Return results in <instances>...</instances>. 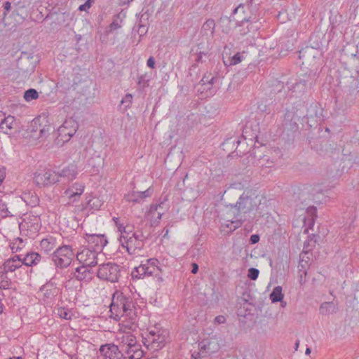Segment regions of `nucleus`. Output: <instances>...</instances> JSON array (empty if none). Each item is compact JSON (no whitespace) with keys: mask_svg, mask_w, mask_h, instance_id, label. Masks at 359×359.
<instances>
[{"mask_svg":"<svg viewBox=\"0 0 359 359\" xmlns=\"http://www.w3.org/2000/svg\"><path fill=\"white\" fill-rule=\"evenodd\" d=\"M260 202L261 200L255 192L245 191L235 204L230 205L236 219L235 221H231L232 224H236L233 230L241 226L243 222L247 219V215L252 218L261 217L264 215L259 210Z\"/></svg>","mask_w":359,"mask_h":359,"instance_id":"nucleus-1","label":"nucleus"},{"mask_svg":"<svg viewBox=\"0 0 359 359\" xmlns=\"http://www.w3.org/2000/svg\"><path fill=\"white\" fill-rule=\"evenodd\" d=\"M135 304L136 302L127 290H116L111 297L110 311L115 316V319H119L123 316L134 319L137 316Z\"/></svg>","mask_w":359,"mask_h":359,"instance_id":"nucleus-2","label":"nucleus"},{"mask_svg":"<svg viewBox=\"0 0 359 359\" xmlns=\"http://www.w3.org/2000/svg\"><path fill=\"white\" fill-rule=\"evenodd\" d=\"M133 279H141L153 276L158 282H162V266L156 258H150L142 262L140 266L135 267L131 273Z\"/></svg>","mask_w":359,"mask_h":359,"instance_id":"nucleus-3","label":"nucleus"},{"mask_svg":"<svg viewBox=\"0 0 359 359\" xmlns=\"http://www.w3.org/2000/svg\"><path fill=\"white\" fill-rule=\"evenodd\" d=\"M118 346L128 355L129 359H142L144 351L141 345L137 342L136 337L130 332L121 334L116 339Z\"/></svg>","mask_w":359,"mask_h":359,"instance_id":"nucleus-4","label":"nucleus"},{"mask_svg":"<svg viewBox=\"0 0 359 359\" xmlns=\"http://www.w3.org/2000/svg\"><path fill=\"white\" fill-rule=\"evenodd\" d=\"M167 335L166 330L154 327L142 337V342L148 350L158 351L165 346Z\"/></svg>","mask_w":359,"mask_h":359,"instance_id":"nucleus-5","label":"nucleus"},{"mask_svg":"<svg viewBox=\"0 0 359 359\" xmlns=\"http://www.w3.org/2000/svg\"><path fill=\"white\" fill-rule=\"evenodd\" d=\"M316 73L310 71L309 73L302 75V77L295 82V83L290 85V83L287 82V85L288 86L289 90L294 93L296 96L301 97L311 88L316 82Z\"/></svg>","mask_w":359,"mask_h":359,"instance_id":"nucleus-6","label":"nucleus"},{"mask_svg":"<svg viewBox=\"0 0 359 359\" xmlns=\"http://www.w3.org/2000/svg\"><path fill=\"white\" fill-rule=\"evenodd\" d=\"M97 276L102 280L116 283L121 276L120 266L111 262H107L99 266Z\"/></svg>","mask_w":359,"mask_h":359,"instance_id":"nucleus-7","label":"nucleus"},{"mask_svg":"<svg viewBox=\"0 0 359 359\" xmlns=\"http://www.w3.org/2000/svg\"><path fill=\"white\" fill-rule=\"evenodd\" d=\"M74 257L70 245H65L59 247L52 255V260L57 267L66 268L71 264Z\"/></svg>","mask_w":359,"mask_h":359,"instance_id":"nucleus-8","label":"nucleus"},{"mask_svg":"<svg viewBox=\"0 0 359 359\" xmlns=\"http://www.w3.org/2000/svg\"><path fill=\"white\" fill-rule=\"evenodd\" d=\"M199 351L191 355V359H208L209 357L219 349L216 339H203L198 344Z\"/></svg>","mask_w":359,"mask_h":359,"instance_id":"nucleus-9","label":"nucleus"},{"mask_svg":"<svg viewBox=\"0 0 359 359\" xmlns=\"http://www.w3.org/2000/svg\"><path fill=\"white\" fill-rule=\"evenodd\" d=\"M144 236L142 233H136L121 243L123 248H126L129 255H139L144 246Z\"/></svg>","mask_w":359,"mask_h":359,"instance_id":"nucleus-10","label":"nucleus"},{"mask_svg":"<svg viewBox=\"0 0 359 359\" xmlns=\"http://www.w3.org/2000/svg\"><path fill=\"white\" fill-rule=\"evenodd\" d=\"M232 20L236 22V27H241L239 30L241 35H246L249 32L257 31L259 29L257 17L252 14L249 17L243 18H235L232 17Z\"/></svg>","mask_w":359,"mask_h":359,"instance_id":"nucleus-11","label":"nucleus"},{"mask_svg":"<svg viewBox=\"0 0 359 359\" xmlns=\"http://www.w3.org/2000/svg\"><path fill=\"white\" fill-rule=\"evenodd\" d=\"M34 183L39 187H46L60 182L56 172L46 170L43 172H37L34 177Z\"/></svg>","mask_w":359,"mask_h":359,"instance_id":"nucleus-12","label":"nucleus"},{"mask_svg":"<svg viewBox=\"0 0 359 359\" xmlns=\"http://www.w3.org/2000/svg\"><path fill=\"white\" fill-rule=\"evenodd\" d=\"M99 254L100 252L88 247L78 252L76 257L80 263L92 267L97 264V256Z\"/></svg>","mask_w":359,"mask_h":359,"instance_id":"nucleus-13","label":"nucleus"},{"mask_svg":"<svg viewBox=\"0 0 359 359\" xmlns=\"http://www.w3.org/2000/svg\"><path fill=\"white\" fill-rule=\"evenodd\" d=\"M100 351L106 358L109 359H129L118 345L113 343L105 344L100 348Z\"/></svg>","mask_w":359,"mask_h":359,"instance_id":"nucleus-14","label":"nucleus"},{"mask_svg":"<svg viewBox=\"0 0 359 359\" xmlns=\"http://www.w3.org/2000/svg\"><path fill=\"white\" fill-rule=\"evenodd\" d=\"M78 128V123L70 118L64 121L63 124L58 128L57 132L62 140L67 142L76 133Z\"/></svg>","mask_w":359,"mask_h":359,"instance_id":"nucleus-15","label":"nucleus"},{"mask_svg":"<svg viewBox=\"0 0 359 359\" xmlns=\"http://www.w3.org/2000/svg\"><path fill=\"white\" fill-rule=\"evenodd\" d=\"M2 269L7 273H13L15 271L22 273H27L26 268L23 266V262L21 261V255H15L6 259L2 264Z\"/></svg>","mask_w":359,"mask_h":359,"instance_id":"nucleus-16","label":"nucleus"},{"mask_svg":"<svg viewBox=\"0 0 359 359\" xmlns=\"http://www.w3.org/2000/svg\"><path fill=\"white\" fill-rule=\"evenodd\" d=\"M84 238L88 243L89 248L100 253L108 243L104 234L86 233Z\"/></svg>","mask_w":359,"mask_h":359,"instance_id":"nucleus-17","label":"nucleus"},{"mask_svg":"<svg viewBox=\"0 0 359 359\" xmlns=\"http://www.w3.org/2000/svg\"><path fill=\"white\" fill-rule=\"evenodd\" d=\"M56 173L60 182L62 180L63 182H70L76 178L78 168L75 164H69Z\"/></svg>","mask_w":359,"mask_h":359,"instance_id":"nucleus-18","label":"nucleus"},{"mask_svg":"<svg viewBox=\"0 0 359 359\" xmlns=\"http://www.w3.org/2000/svg\"><path fill=\"white\" fill-rule=\"evenodd\" d=\"M303 119L306 120L311 126L313 124H318L321 121V110L317 103L311 104L309 106L306 115L303 116Z\"/></svg>","mask_w":359,"mask_h":359,"instance_id":"nucleus-19","label":"nucleus"},{"mask_svg":"<svg viewBox=\"0 0 359 359\" xmlns=\"http://www.w3.org/2000/svg\"><path fill=\"white\" fill-rule=\"evenodd\" d=\"M21 255V261L23 262L24 267L34 266L41 262L43 257L40 254L36 252L29 251L25 255Z\"/></svg>","mask_w":359,"mask_h":359,"instance_id":"nucleus-20","label":"nucleus"},{"mask_svg":"<svg viewBox=\"0 0 359 359\" xmlns=\"http://www.w3.org/2000/svg\"><path fill=\"white\" fill-rule=\"evenodd\" d=\"M90 267L83 264L77 267L74 273V276L79 281H90L93 277V272Z\"/></svg>","mask_w":359,"mask_h":359,"instance_id":"nucleus-21","label":"nucleus"},{"mask_svg":"<svg viewBox=\"0 0 359 359\" xmlns=\"http://www.w3.org/2000/svg\"><path fill=\"white\" fill-rule=\"evenodd\" d=\"M300 116L297 112L287 110L285 114L283 124L291 130H297L298 129L297 121L299 120Z\"/></svg>","mask_w":359,"mask_h":359,"instance_id":"nucleus-22","label":"nucleus"},{"mask_svg":"<svg viewBox=\"0 0 359 359\" xmlns=\"http://www.w3.org/2000/svg\"><path fill=\"white\" fill-rule=\"evenodd\" d=\"M151 195V191L150 189H148L144 191H132L126 194L125 198L128 202L140 203Z\"/></svg>","mask_w":359,"mask_h":359,"instance_id":"nucleus-23","label":"nucleus"},{"mask_svg":"<svg viewBox=\"0 0 359 359\" xmlns=\"http://www.w3.org/2000/svg\"><path fill=\"white\" fill-rule=\"evenodd\" d=\"M16 128L15 118L13 116L5 117L0 123V132L4 134H12Z\"/></svg>","mask_w":359,"mask_h":359,"instance_id":"nucleus-24","label":"nucleus"},{"mask_svg":"<svg viewBox=\"0 0 359 359\" xmlns=\"http://www.w3.org/2000/svg\"><path fill=\"white\" fill-rule=\"evenodd\" d=\"M85 186L81 183H74L71 187L65 191V194L67 195L69 199L76 201L83 192Z\"/></svg>","mask_w":359,"mask_h":359,"instance_id":"nucleus-25","label":"nucleus"},{"mask_svg":"<svg viewBox=\"0 0 359 359\" xmlns=\"http://www.w3.org/2000/svg\"><path fill=\"white\" fill-rule=\"evenodd\" d=\"M215 22L213 19L207 20L202 25L201 34L207 39H212L215 31Z\"/></svg>","mask_w":359,"mask_h":359,"instance_id":"nucleus-26","label":"nucleus"},{"mask_svg":"<svg viewBox=\"0 0 359 359\" xmlns=\"http://www.w3.org/2000/svg\"><path fill=\"white\" fill-rule=\"evenodd\" d=\"M40 290L43 292L44 299L50 301L54 299V297L58 293V288L54 285L52 283H48L43 285Z\"/></svg>","mask_w":359,"mask_h":359,"instance_id":"nucleus-27","label":"nucleus"},{"mask_svg":"<svg viewBox=\"0 0 359 359\" xmlns=\"http://www.w3.org/2000/svg\"><path fill=\"white\" fill-rule=\"evenodd\" d=\"M247 8L248 10L251 11L252 7V0L250 1V2L247 4H239L234 10L233 11V13L231 15V20H232V17L233 16L235 18H243L244 17H249L250 15H245V8Z\"/></svg>","mask_w":359,"mask_h":359,"instance_id":"nucleus-28","label":"nucleus"},{"mask_svg":"<svg viewBox=\"0 0 359 359\" xmlns=\"http://www.w3.org/2000/svg\"><path fill=\"white\" fill-rule=\"evenodd\" d=\"M12 285L11 278L8 277V273L2 266H0V290L10 289Z\"/></svg>","mask_w":359,"mask_h":359,"instance_id":"nucleus-29","label":"nucleus"},{"mask_svg":"<svg viewBox=\"0 0 359 359\" xmlns=\"http://www.w3.org/2000/svg\"><path fill=\"white\" fill-rule=\"evenodd\" d=\"M161 207V205L158 204H151L150 205L149 212H148V216L151 217L150 219L153 224H158L159 223L163 213L160 212H157V210L158 208Z\"/></svg>","mask_w":359,"mask_h":359,"instance_id":"nucleus-30","label":"nucleus"},{"mask_svg":"<svg viewBox=\"0 0 359 359\" xmlns=\"http://www.w3.org/2000/svg\"><path fill=\"white\" fill-rule=\"evenodd\" d=\"M258 125H255V128H252V125L250 124L249 126L247 124L243 130V137L245 139H247L249 137L250 140H253L255 138H257L259 130L257 129Z\"/></svg>","mask_w":359,"mask_h":359,"instance_id":"nucleus-31","label":"nucleus"},{"mask_svg":"<svg viewBox=\"0 0 359 359\" xmlns=\"http://www.w3.org/2000/svg\"><path fill=\"white\" fill-rule=\"evenodd\" d=\"M24 5H20V2L18 4L14 3L13 6L11 5V3L10 1H5L3 3V8H4V13H3V18L2 21L4 23L5 25H6V22H5L6 16L8 14V13L12 9L14 8V12H18V9L20 8H24Z\"/></svg>","mask_w":359,"mask_h":359,"instance_id":"nucleus-32","label":"nucleus"},{"mask_svg":"<svg viewBox=\"0 0 359 359\" xmlns=\"http://www.w3.org/2000/svg\"><path fill=\"white\" fill-rule=\"evenodd\" d=\"M22 198L28 205L32 207L36 206L39 203V198L35 193H24Z\"/></svg>","mask_w":359,"mask_h":359,"instance_id":"nucleus-33","label":"nucleus"},{"mask_svg":"<svg viewBox=\"0 0 359 359\" xmlns=\"http://www.w3.org/2000/svg\"><path fill=\"white\" fill-rule=\"evenodd\" d=\"M25 247V243L22 238L18 237L10 243V248L13 253L19 252Z\"/></svg>","mask_w":359,"mask_h":359,"instance_id":"nucleus-34","label":"nucleus"},{"mask_svg":"<svg viewBox=\"0 0 359 359\" xmlns=\"http://www.w3.org/2000/svg\"><path fill=\"white\" fill-rule=\"evenodd\" d=\"M270 299L273 303L282 302L283 294L280 286H276L273 288L272 292L270 294Z\"/></svg>","mask_w":359,"mask_h":359,"instance_id":"nucleus-35","label":"nucleus"},{"mask_svg":"<svg viewBox=\"0 0 359 359\" xmlns=\"http://www.w3.org/2000/svg\"><path fill=\"white\" fill-rule=\"evenodd\" d=\"M307 262H305V264H303V259H301L299 265V282L301 285L306 283V276H307V271L306 268L307 266Z\"/></svg>","mask_w":359,"mask_h":359,"instance_id":"nucleus-36","label":"nucleus"},{"mask_svg":"<svg viewBox=\"0 0 359 359\" xmlns=\"http://www.w3.org/2000/svg\"><path fill=\"white\" fill-rule=\"evenodd\" d=\"M6 198H0V217L2 218L13 216L8 210V204L6 201Z\"/></svg>","mask_w":359,"mask_h":359,"instance_id":"nucleus-37","label":"nucleus"},{"mask_svg":"<svg viewBox=\"0 0 359 359\" xmlns=\"http://www.w3.org/2000/svg\"><path fill=\"white\" fill-rule=\"evenodd\" d=\"M55 242L52 238L42 239L40 242L41 248L46 252H50L53 249Z\"/></svg>","mask_w":359,"mask_h":359,"instance_id":"nucleus-38","label":"nucleus"},{"mask_svg":"<svg viewBox=\"0 0 359 359\" xmlns=\"http://www.w3.org/2000/svg\"><path fill=\"white\" fill-rule=\"evenodd\" d=\"M55 313L59 316L61 318L65 319V320H71L73 314L72 311L65 307H58L56 309Z\"/></svg>","mask_w":359,"mask_h":359,"instance_id":"nucleus-39","label":"nucleus"},{"mask_svg":"<svg viewBox=\"0 0 359 359\" xmlns=\"http://www.w3.org/2000/svg\"><path fill=\"white\" fill-rule=\"evenodd\" d=\"M137 232H135L133 229V226H128L126 229H125L124 231L119 235L118 241L121 243L126 241L129 236H134Z\"/></svg>","mask_w":359,"mask_h":359,"instance_id":"nucleus-40","label":"nucleus"},{"mask_svg":"<svg viewBox=\"0 0 359 359\" xmlns=\"http://www.w3.org/2000/svg\"><path fill=\"white\" fill-rule=\"evenodd\" d=\"M38 92L34 88H30L26 90L24 93V98L27 102H30L33 100H36L38 98Z\"/></svg>","mask_w":359,"mask_h":359,"instance_id":"nucleus-41","label":"nucleus"},{"mask_svg":"<svg viewBox=\"0 0 359 359\" xmlns=\"http://www.w3.org/2000/svg\"><path fill=\"white\" fill-rule=\"evenodd\" d=\"M133 102V95L127 93L121 100V105H123V109L127 110L131 105Z\"/></svg>","mask_w":359,"mask_h":359,"instance_id":"nucleus-42","label":"nucleus"},{"mask_svg":"<svg viewBox=\"0 0 359 359\" xmlns=\"http://www.w3.org/2000/svg\"><path fill=\"white\" fill-rule=\"evenodd\" d=\"M259 274V271L255 268H250L248 271V277L252 280H255L257 279Z\"/></svg>","mask_w":359,"mask_h":359,"instance_id":"nucleus-43","label":"nucleus"},{"mask_svg":"<svg viewBox=\"0 0 359 359\" xmlns=\"http://www.w3.org/2000/svg\"><path fill=\"white\" fill-rule=\"evenodd\" d=\"M244 57L243 55L237 53L235 54L232 57L230 58V65H235L241 62L243 60Z\"/></svg>","mask_w":359,"mask_h":359,"instance_id":"nucleus-44","label":"nucleus"},{"mask_svg":"<svg viewBox=\"0 0 359 359\" xmlns=\"http://www.w3.org/2000/svg\"><path fill=\"white\" fill-rule=\"evenodd\" d=\"M351 60L357 73L359 74V51L357 50L356 53L351 54Z\"/></svg>","mask_w":359,"mask_h":359,"instance_id":"nucleus-45","label":"nucleus"},{"mask_svg":"<svg viewBox=\"0 0 359 359\" xmlns=\"http://www.w3.org/2000/svg\"><path fill=\"white\" fill-rule=\"evenodd\" d=\"M215 80V78L214 76L205 75L201 80V83L202 86H212Z\"/></svg>","mask_w":359,"mask_h":359,"instance_id":"nucleus-46","label":"nucleus"},{"mask_svg":"<svg viewBox=\"0 0 359 359\" xmlns=\"http://www.w3.org/2000/svg\"><path fill=\"white\" fill-rule=\"evenodd\" d=\"M121 27L120 22L117 19H115L112 21V22L107 27V32H111L116 29H119Z\"/></svg>","mask_w":359,"mask_h":359,"instance_id":"nucleus-47","label":"nucleus"},{"mask_svg":"<svg viewBox=\"0 0 359 359\" xmlns=\"http://www.w3.org/2000/svg\"><path fill=\"white\" fill-rule=\"evenodd\" d=\"M149 79H147L146 75H141L138 77V84L142 85L143 88L149 86Z\"/></svg>","mask_w":359,"mask_h":359,"instance_id":"nucleus-48","label":"nucleus"},{"mask_svg":"<svg viewBox=\"0 0 359 359\" xmlns=\"http://www.w3.org/2000/svg\"><path fill=\"white\" fill-rule=\"evenodd\" d=\"M332 302H324L320 306V311L323 314H327L329 311V307L331 306Z\"/></svg>","mask_w":359,"mask_h":359,"instance_id":"nucleus-49","label":"nucleus"},{"mask_svg":"<svg viewBox=\"0 0 359 359\" xmlns=\"http://www.w3.org/2000/svg\"><path fill=\"white\" fill-rule=\"evenodd\" d=\"M91 0H87L83 4L79 6V11H86L91 6Z\"/></svg>","mask_w":359,"mask_h":359,"instance_id":"nucleus-50","label":"nucleus"},{"mask_svg":"<svg viewBox=\"0 0 359 359\" xmlns=\"http://www.w3.org/2000/svg\"><path fill=\"white\" fill-rule=\"evenodd\" d=\"M6 177V168L0 165V186Z\"/></svg>","mask_w":359,"mask_h":359,"instance_id":"nucleus-51","label":"nucleus"},{"mask_svg":"<svg viewBox=\"0 0 359 359\" xmlns=\"http://www.w3.org/2000/svg\"><path fill=\"white\" fill-rule=\"evenodd\" d=\"M207 53H204V52H199L197 53L196 55V57L195 59L196 62H203V56H206Z\"/></svg>","mask_w":359,"mask_h":359,"instance_id":"nucleus-52","label":"nucleus"},{"mask_svg":"<svg viewBox=\"0 0 359 359\" xmlns=\"http://www.w3.org/2000/svg\"><path fill=\"white\" fill-rule=\"evenodd\" d=\"M259 241V236L258 234H252L250 238V243L255 244Z\"/></svg>","mask_w":359,"mask_h":359,"instance_id":"nucleus-53","label":"nucleus"},{"mask_svg":"<svg viewBox=\"0 0 359 359\" xmlns=\"http://www.w3.org/2000/svg\"><path fill=\"white\" fill-rule=\"evenodd\" d=\"M215 321L218 324H223L226 322V318L224 316L219 315L215 317Z\"/></svg>","mask_w":359,"mask_h":359,"instance_id":"nucleus-54","label":"nucleus"},{"mask_svg":"<svg viewBox=\"0 0 359 359\" xmlns=\"http://www.w3.org/2000/svg\"><path fill=\"white\" fill-rule=\"evenodd\" d=\"M147 65L149 67L154 69L155 67V60L154 58L151 56L147 61Z\"/></svg>","mask_w":359,"mask_h":359,"instance_id":"nucleus-55","label":"nucleus"},{"mask_svg":"<svg viewBox=\"0 0 359 359\" xmlns=\"http://www.w3.org/2000/svg\"><path fill=\"white\" fill-rule=\"evenodd\" d=\"M128 226V225H124L123 223L118 224L116 228H117L118 231L120 233V234H121V233L123 231H124L125 229H126Z\"/></svg>","mask_w":359,"mask_h":359,"instance_id":"nucleus-56","label":"nucleus"},{"mask_svg":"<svg viewBox=\"0 0 359 359\" xmlns=\"http://www.w3.org/2000/svg\"><path fill=\"white\" fill-rule=\"evenodd\" d=\"M29 57L26 53H22L21 57L18 60V65H21L24 60L28 59Z\"/></svg>","mask_w":359,"mask_h":359,"instance_id":"nucleus-57","label":"nucleus"},{"mask_svg":"<svg viewBox=\"0 0 359 359\" xmlns=\"http://www.w3.org/2000/svg\"><path fill=\"white\" fill-rule=\"evenodd\" d=\"M191 266H192V269H191V273H194V274H196L198 271V266L197 264L196 263H192L191 264Z\"/></svg>","mask_w":359,"mask_h":359,"instance_id":"nucleus-58","label":"nucleus"},{"mask_svg":"<svg viewBox=\"0 0 359 359\" xmlns=\"http://www.w3.org/2000/svg\"><path fill=\"white\" fill-rule=\"evenodd\" d=\"M48 133V130H46L44 128L40 130V137H43L46 136V135Z\"/></svg>","mask_w":359,"mask_h":359,"instance_id":"nucleus-59","label":"nucleus"},{"mask_svg":"<svg viewBox=\"0 0 359 359\" xmlns=\"http://www.w3.org/2000/svg\"><path fill=\"white\" fill-rule=\"evenodd\" d=\"M112 220L114 222V224H115V226L116 227H117V224H122L120 220H119V218L118 217H113Z\"/></svg>","mask_w":359,"mask_h":359,"instance_id":"nucleus-60","label":"nucleus"},{"mask_svg":"<svg viewBox=\"0 0 359 359\" xmlns=\"http://www.w3.org/2000/svg\"><path fill=\"white\" fill-rule=\"evenodd\" d=\"M163 231L165 232L163 234V238H166L169 232L168 229H164Z\"/></svg>","mask_w":359,"mask_h":359,"instance_id":"nucleus-61","label":"nucleus"},{"mask_svg":"<svg viewBox=\"0 0 359 359\" xmlns=\"http://www.w3.org/2000/svg\"><path fill=\"white\" fill-rule=\"evenodd\" d=\"M133 0H123V4H129L130 2H132Z\"/></svg>","mask_w":359,"mask_h":359,"instance_id":"nucleus-62","label":"nucleus"},{"mask_svg":"<svg viewBox=\"0 0 359 359\" xmlns=\"http://www.w3.org/2000/svg\"><path fill=\"white\" fill-rule=\"evenodd\" d=\"M310 353H311V348H307L306 349V352H305V353H306V355H309V354H310Z\"/></svg>","mask_w":359,"mask_h":359,"instance_id":"nucleus-63","label":"nucleus"},{"mask_svg":"<svg viewBox=\"0 0 359 359\" xmlns=\"http://www.w3.org/2000/svg\"><path fill=\"white\" fill-rule=\"evenodd\" d=\"M294 345H295V349H296V350H297V348H298V346H299V340H297V341L295 342V344H294Z\"/></svg>","mask_w":359,"mask_h":359,"instance_id":"nucleus-64","label":"nucleus"}]
</instances>
